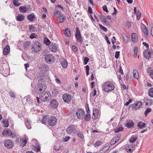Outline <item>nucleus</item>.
<instances>
[{
    "label": "nucleus",
    "instance_id": "nucleus-62",
    "mask_svg": "<svg viewBox=\"0 0 153 153\" xmlns=\"http://www.w3.org/2000/svg\"><path fill=\"white\" fill-rule=\"evenodd\" d=\"M103 22H104L105 24L106 25L108 26H110V23L106 20V19Z\"/></svg>",
    "mask_w": 153,
    "mask_h": 153
},
{
    "label": "nucleus",
    "instance_id": "nucleus-28",
    "mask_svg": "<svg viewBox=\"0 0 153 153\" xmlns=\"http://www.w3.org/2000/svg\"><path fill=\"white\" fill-rule=\"evenodd\" d=\"M103 86H114V85L113 82L108 81L105 82Z\"/></svg>",
    "mask_w": 153,
    "mask_h": 153
},
{
    "label": "nucleus",
    "instance_id": "nucleus-64",
    "mask_svg": "<svg viewBox=\"0 0 153 153\" xmlns=\"http://www.w3.org/2000/svg\"><path fill=\"white\" fill-rule=\"evenodd\" d=\"M143 45L144 46H146L147 49H148V50H149V44L144 42H143Z\"/></svg>",
    "mask_w": 153,
    "mask_h": 153
},
{
    "label": "nucleus",
    "instance_id": "nucleus-46",
    "mask_svg": "<svg viewBox=\"0 0 153 153\" xmlns=\"http://www.w3.org/2000/svg\"><path fill=\"white\" fill-rule=\"evenodd\" d=\"M152 111V109L151 108H147L144 112V114L145 116H146L147 114Z\"/></svg>",
    "mask_w": 153,
    "mask_h": 153
},
{
    "label": "nucleus",
    "instance_id": "nucleus-16",
    "mask_svg": "<svg viewBox=\"0 0 153 153\" xmlns=\"http://www.w3.org/2000/svg\"><path fill=\"white\" fill-rule=\"evenodd\" d=\"M49 49L52 52H55L57 50V48L55 44H52L49 47Z\"/></svg>",
    "mask_w": 153,
    "mask_h": 153
},
{
    "label": "nucleus",
    "instance_id": "nucleus-5",
    "mask_svg": "<svg viewBox=\"0 0 153 153\" xmlns=\"http://www.w3.org/2000/svg\"><path fill=\"white\" fill-rule=\"evenodd\" d=\"M57 119L54 116L48 118V124L51 126H54L56 124Z\"/></svg>",
    "mask_w": 153,
    "mask_h": 153
},
{
    "label": "nucleus",
    "instance_id": "nucleus-57",
    "mask_svg": "<svg viewBox=\"0 0 153 153\" xmlns=\"http://www.w3.org/2000/svg\"><path fill=\"white\" fill-rule=\"evenodd\" d=\"M61 11H59V10H58V11H56V12H55L54 14V15L55 16H56L58 15V16H59L61 15Z\"/></svg>",
    "mask_w": 153,
    "mask_h": 153
},
{
    "label": "nucleus",
    "instance_id": "nucleus-14",
    "mask_svg": "<svg viewBox=\"0 0 153 153\" xmlns=\"http://www.w3.org/2000/svg\"><path fill=\"white\" fill-rule=\"evenodd\" d=\"M10 46L8 45H6L4 48L3 50V53L4 55H7L10 52Z\"/></svg>",
    "mask_w": 153,
    "mask_h": 153
},
{
    "label": "nucleus",
    "instance_id": "nucleus-32",
    "mask_svg": "<svg viewBox=\"0 0 153 153\" xmlns=\"http://www.w3.org/2000/svg\"><path fill=\"white\" fill-rule=\"evenodd\" d=\"M20 11L22 13H25L27 11L26 7H25L21 6L19 7Z\"/></svg>",
    "mask_w": 153,
    "mask_h": 153
},
{
    "label": "nucleus",
    "instance_id": "nucleus-39",
    "mask_svg": "<svg viewBox=\"0 0 153 153\" xmlns=\"http://www.w3.org/2000/svg\"><path fill=\"white\" fill-rule=\"evenodd\" d=\"M84 119L86 121H90L91 119L90 114L89 113L87 114L84 117Z\"/></svg>",
    "mask_w": 153,
    "mask_h": 153
},
{
    "label": "nucleus",
    "instance_id": "nucleus-6",
    "mask_svg": "<svg viewBox=\"0 0 153 153\" xmlns=\"http://www.w3.org/2000/svg\"><path fill=\"white\" fill-rule=\"evenodd\" d=\"M4 145L8 149L12 148L13 146V141L10 140H6L4 142Z\"/></svg>",
    "mask_w": 153,
    "mask_h": 153
},
{
    "label": "nucleus",
    "instance_id": "nucleus-35",
    "mask_svg": "<svg viewBox=\"0 0 153 153\" xmlns=\"http://www.w3.org/2000/svg\"><path fill=\"white\" fill-rule=\"evenodd\" d=\"M137 139V137L133 136H132L129 140V141L131 143H134Z\"/></svg>",
    "mask_w": 153,
    "mask_h": 153
},
{
    "label": "nucleus",
    "instance_id": "nucleus-60",
    "mask_svg": "<svg viewBox=\"0 0 153 153\" xmlns=\"http://www.w3.org/2000/svg\"><path fill=\"white\" fill-rule=\"evenodd\" d=\"M3 123L4 125V127H8L9 126V123L7 121H4Z\"/></svg>",
    "mask_w": 153,
    "mask_h": 153
},
{
    "label": "nucleus",
    "instance_id": "nucleus-59",
    "mask_svg": "<svg viewBox=\"0 0 153 153\" xmlns=\"http://www.w3.org/2000/svg\"><path fill=\"white\" fill-rule=\"evenodd\" d=\"M53 149L54 151H55L56 152L57 151H59L60 149V146H53Z\"/></svg>",
    "mask_w": 153,
    "mask_h": 153
},
{
    "label": "nucleus",
    "instance_id": "nucleus-21",
    "mask_svg": "<svg viewBox=\"0 0 153 153\" xmlns=\"http://www.w3.org/2000/svg\"><path fill=\"white\" fill-rule=\"evenodd\" d=\"M114 88V87H104V88H102L106 92H108L109 91H111L113 90Z\"/></svg>",
    "mask_w": 153,
    "mask_h": 153
},
{
    "label": "nucleus",
    "instance_id": "nucleus-12",
    "mask_svg": "<svg viewBox=\"0 0 153 153\" xmlns=\"http://www.w3.org/2000/svg\"><path fill=\"white\" fill-rule=\"evenodd\" d=\"M58 105V104L55 100H52L50 101L49 107L53 109L56 108Z\"/></svg>",
    "mask_w": 153,
    "mask_h": 153
},
{
    "label": "nucleus",
    "instance_id": "nucleus-54",
    "mask_svg": "<svg viewBox=\"0 0 153 153\" xmlns=\"http://www.w3.org/2000/svg\"><path fill=\"white\" fill-rule=\"evenodd\" d=\"M97 91L95 88L92 91H91V94H92L93 96L94 97L96 94Z\"/></svg>",
    "mask_w": 153,
    "mask_h": 153
},
{
    "label": "nucleus",
    "instance_id": "nucleus-2",
    "mask_svg": "<svg viewBox=\"0 0 153 153\" xmlns=\"http://www.w3.org/2000/svg\"><path fill=\"white\" fill-rule=\"evenodd\" d=\"M77 41L80 43H82L83 42V39L81 35L80 31L79 28L76 27V33L75 35Z\"/></svg>",
    "mask_w": 153,
    "mask_h": 153
},
{
    "label": "nucleus",
    "instance_id": "nucleus-17",
    "mask_svg": "<svg viewBox=\"0 0 153 153\" xmlns=\"http://www.w3.org/2000/svg\"><path fill=\"white\" fill-rule=\"evenodd\" d=\"M132 41L134 42H137L138 40V36L135 33H132V35H131Z\"/></svg>",
    "mask_w": 153,
    "mask_h": 153
},
{
    "label": "nucleus",
    "instance_id": "nucleus-37",
    "mask_svg": "<svg viewBox=\"0 0 153 153\" xmlns=\"http://www.w3.org/2000/svg\"><path fill=\"white\" fill-rule=\"evenodd\" d=\"M123 128L122 127H120L117 128H116L114 129V132L116 133H117L119 132L122 131L123 130Z\"/></svg>",
    "mask_w": 153,
    "mask_h": 153
},
{
    "label": "nucleus",
    "instance_id": "nucleus-10",
    "mask_svg": "<svg viewBox=\"0 0 153 153\" xmlns=\"http://www.w3.org/2000/svg\"><path fill=\"white\" fill-rule=\"evenodd\" d=\"M143 53L144 57L146 59H149L151 57L152 54L150 50L145 49Z\"/></svg>",
    "mask_w": 153,
    "mask_h": 153
},
{
    "label": "nucleus",
    "instance_id": "nucleus-9",
    "mask_svg": "<svg viewBox=\"0 0 153 153\" xmlns=\"http://www.w3.org/2000/svg\"><path fill=\"white\" fill-rule=\"evenodd\" d=\"M142 105V103L141 102H137L136 103L129 105V107H132L135 110H137L140 108Z\"/></svg>",
    "mask_w": 153,
    "mask_h": 153
},
{
    "label": "nucleus",
    "instance_id": "nucleus-3",
    "mask_svg": "<svg viewBox=\"0 0 153 153\" xmlns=\"http://www.w3.org/2000/svg\"><path fill=\"white\" fill-rule=\"evenodd\" d=\"M66 131L69 134H75L76 131V127L74 125H70L67 128Z\"/></svg>",
    "mask_w": 153,
    "mask_h": 153
},
{
    "label": "nucleus",
    "instance_id": "nucleus-23",
    "mask_svg": "<svg viewBox=\"0 0 153 153\" xmlns=\"http://www.w3.org/2000/svg\"><path fill=\"white\" fill-rule=\"evenodd\" d=\"M61 65L64 68H66L68 67V62L66 59H63L61 62Z\"/></svg>",
    "mask_w": 153,
    "mask_h": 153
},
{
    "label": "nucleus",
    "instance_id": "nucleus-26",
    "mask_svg": "<svg viewBox=\"0 0 153 153\" xmlns=\"http://www.w3.org/2000/svg\"><path fill=\"white\" fill-rule=\"evenodd\" d=\"M147 72L149 74L151 77L153 79V70L150 67L148 68Z\"/></svg>",
    "mask_w": 153,
    "mask_h": 153
},
{
    "label": "nucleus",
    "instance_id": "nucleus-19",
    "mask_svg": "<svg viewBox=\"0 0 153 153\" xmlns=\"http://www.w3.org/2000/svg\"><path fill=\"white\" fill-rule=\"evenodd\" d=\"M49 116L48 115H45L43 116L42 122V123H45L48 121Z\"/></svg>",
    "mask_w": 153,
    "mask_h": 153
},
{
    "label": "nucleus",
    "instance_id": "nucleus-20",
    "mask_svg": "<svg viewBox=\"0 0 153 153\" xmlns=\"http://www.w3.org/2000/svg\"><path fill=\"white\" fill-rule=\"evenodd\" d=\"M25 19V16L23 14H18L16 18L18 21H22Z\"/></svg>",
    "mask_w": 153,
    "mask_h": 153
},
{
    "label": "nucleus",
    "instance_id": "nucleus-47",
    "mask_svg": "<svg viewBox=\"0 0 153 153\" xmlns=\"http://www.w3.org/2000/svg\"><path fill=\"white\" fill-rule=\"evenodd\" d=\"M141 12L139 11V10H137V12L136 13L137 18V20L140 19L141 17Z\"/></svg>",
    "mask_w": 153,
    "mask_h": 153
},
{
    "label": "nucleus",
    "instance_id": "nucleus-38",
    "mask_svg": "<svg viewBox=\"0 0 153 153\" xmlns=\"http://www.w3.org/2000/svg\"><path fill=\"white\" fill-rule=\"evenodd\" d=\"M29 29L30 32H35L36 31V28L32 25H30Z\"/></svg>",
    "mask_w": 153,
    "mask_h": 153
},
{
    "label": "nucleus",
    "instance_id": "nucleus-7",
    "mask_svg": "<svg viewBox=\"0 0 153 153\" xmlns=\"http://www.w3.org/2000/svg\"><path fill=\"white\" fill-rule=\"evenodd\" d=\"M46 62L48 63H51L53 62V56L51 54H47L45 56Z\"/></svg>",
    "mask_w": 153,
    "mask_h": 153
},
{
    "label": "nucleus",
    "instance_id": "nucleus-29",
    "mask_svg": "<svg viewBox=\"0 0 153 153\" xmlns=\"http://www.w3.org/2000/svg\"><path fill=\"white\" fill-rule=\"evenodd\" d=\"M75 134H76L78 137L81 138H83L84 137L83 133L79 130H78L77 131H76Z\"/></svg>",
    "mask_w": 153,
    "mask_h": 153
},
{
    "label": "nucleus",
    "instance_id": "nucleus-33",
    "mask_svg": "<svg viewBox=\"0 0 153 153\" xmlns=\"http://www.w3.org/2000/svg\"><path fill=\"white\" fill-rule=\"evenodd\" d=\"M122 36L124 42L127 43L128 40V36L124 33L122 34Z\"/></svg>",
    "mask_w": 153,
    "mask_h": 153
},
{
    "label": "nucleus",
    "instance_id": "nucleus-11",
    "mask_svg": "<svg viewBox=\"0 0 153 153\" xmlns=\"http://www.w3.org/2000/svg\"><path fill=\"white\" fill-rule=\"evenodd\" d=\"M36 89V91L39 94H42V95L44 94L46 88L45 87H37Z\"/></svg>",
    "mask_w": 153,
    "mask_h": 153
},
{
    "label": "nucleus",
    "instance_id": "nucleus-18",
    "mask_svg": "<svg viewBox=\"0 0 153 153\" xmlns=\"http://www.w3.org/2000/svg\"><path fill=\"white\" fill-rule=\"evenodd\" d=\"M57 18L58 22L59 23L63 22L65 19V17L63 15L58 16V17H57Z\"/></svg>",
    "mask_w": 153,
    "mask_h": 153
},
{
    "label": "nucleus",
    "instance_id": "nucleus-52",
    "mask_svg": "<svg viewBox=\"0 0 153 153\" xmlns=\"http://www.w3.org/2000/svg\"><path fill=\"white\" fill-rule=\"evenodd\" d=\"M99 26L101 29H102L104 31L106 32L107 31V29L106 28L104 27L103 26L101 25L100 24H99Z\"/></svg>",
    "mask_w": 153,
    "mask_h": 153
},
{
    "label": "nucleus",
    "instance_id": "nucleus-24",
    "mask_svg": "<svg viewBox=\"0 0 153 153\" xmlns=\"http://www.w3.org/2000/svg\"><path fill=\"white\" fill-rule=\"evenodd\" d=\"M146 126V124L142 122H139L137 123L138 127L140 129L145 128Z\"/></svg>",
    "mask_w": 153,
    "mask_h": 153
},
{
    "label": "nucleus",
    "instance_id": "nucleus-63",
    "mask_svg": "<svg viewBox=\"0 0 153 153\" xmlns=\"http://www.w3.org/2000/svg\"><path fill=\"white\" fill-rule=\"evenodd\" d=\"M102 9L103 10L106 12H108V10L106 5H105L102 7Z\"/></svg>",
    "mask_w": 153,
    "mask_h": 153
},
{
    "label": "nucleus",
    "instance_id": "nucleus-27",
    "mask_svg": "<svg viewBox=\"0 0 153 153\" xmlns=\"http://www.w3.org/2000/svg\"><path fill=\"white\" fill-rule=\"evenodd\" d=\"M34 17V15L32 14H29L27 16V19L30 22H33V19Z\"/></svg>",
    "mask_w": 153,
    "mask_h": 153
},
{
    "label": "nucleus",
    "instance_id": "nucleus-13",
    "mask_svg": "<svg viewBox=\"0 0 153 153\" xmlns=\"http://www.w3.org/2000/svg\"><path fill=\"white\" fill-rule=\"evenodd\" d=\"M2 134L3 135H7L8 136H11L12 135L11 131L8 129L6 128L4 130Z\"/></svg>",
    "mask_w": 153,
    "mask_h": 153
},
{
    "label": "nucleus",
    "instance_id": "nucleus-25",
    "mask_svg": "<svg viewBox=\"0 0 153 153\" xmlns=\"http://www.w3.org/2000/svg\"><path fill=\"white\" fill-rule=\"evenodd\" d=\"M65 35L68 37H70L71 36V32L70 29L66 28L65 31Z\"/></svg>",
    "mask_w": 153,
    "mask_h": 153
},
{
    "label": "nucleus",
    "instance_id": "nucleus-36",
    "mask_svg": "<svg viewBox=\"0 0 153 153\" xmlns=\"http://www.w3.org/2000/svg\"><path fill=\"white\" fill-rule=\"evenodd\" d=\"M30 45V41H27L25 42L23 45V46L24 47V49H27L28 47Z\"/></svg>",
    "mask_w": 153,
    "mask_h": 153
},
{
    "label": "nucleus",
    "instance_id": "nucleus-15",
    "mask_svg": "<svg viewBox=\"0 0 153 153\" xmlns=\"http://www.w3.org/2000/svg\"><path fill=\"white\" fill-rule=\"evenodd\" d=\"M125 126L128 128H131L134 126V123L131 120H128L126 123Z\"/></svg>",
    "mask_w": 153,
    "mask_h": 153
},
{
    "label": "nucleus",
    "instance_id": "nucleus-55",
    "mask_svg": "<svg viewBox=\"0 0 153 153\" xmlns=\"http://www.w3.org/2000/svg\"><path fill=\"white\" fill-rule=\"evenodd\" d=\"M9 94L11 97H13V99H15V94L12 91H10L9 92Z\"/></svg>",
    "mask_w": 153,
    "mask_h": 153
},
{
    "label": "nucleus",
    "instance_id": "nucleus-1",
    "mask_svg": "<svg viewBox=\"0 0 153 153\" xmlns=\"http://www.w3.org/2000/svg\"><path fill=\"white\" fill-rule=\"evenodd\" d=\"M51 98V93L49 92H45L44 94L40 96V100L42 102H45L50 100Z\"/></svg>",
    "mask_w": 153,
    "mask_h": 153
},
{
    "label": "nucleus",
    "instance_id": "nucleus-40",
    "mask_svg": "<svg viewBox=\"0 0 153 153\" xmlns=\"http://www.w3.org/2000/svg\"><path fill=\"white\" fill-rule=\"evenodd\" d=\"M40 46H42V45L40 42L38 41H36L34 42L32 47H36Z\"/></svg>",
    "mask_w": 153,
    "mask_h": 153
},
{
    "label": "nucleus",
    "instance_id": "nucleus-58",
    "mask_svg": "<svg viewBox=\"0 0 153 153\" xmlns=\"http://www.w3.org/2000/svg\"><path fill=\"white\" fill-rule=\"evenodd\" d=\"M99 16L100 19L102 21L106 19L104 15H99Z\"/></svg>",
    "mask_w": 153,
    "mask_h": 153
},
{
    "label": "nucleus",
    "instance_id": "nucleus-8",
    "mask_svg": "<svg viewBox=\"0 0 153 153\" xmlns=\"http://www.w3.org/2000/svg\"><path fill=\"white\" fill-rule=\"evenodd\" d=\"M71 95L68 93L62 95V99L65 102H69L71 99Z\"/></svg>",
    "mask_w": 153,
    "mask_h": 153
},
{
    "label": "nucleus",
    "instance_id": "nucleus-41",
    "mask_svg": "<svg viewBox=\"0 0 153 153\" xmlns=\"http://www.w3.org/2000/svg\"><path fill=\"white\" fill-rule=\"evenodd\" d=\"M133 74L134 78L137 79L138 77V74L137 71L136 70L133 71Z\"/></svg>",
    "mask_w": 153,
    "mask_h": 153
},
{
    "label": "nucleus",
    "instance_id": "nucleus-53",
    "mask_svg": "<svg viewBox=\"0 0 153 153\" xmlns=\"http://www.w3.org/2000/svg\"><path fill=\"white\" fill-rule=\"evenodd\" d=\"M89 59L87 57H85L84 59V64L85 65L87 64V63L89 61Z\"/></svg>",
    "mask_w": 153,
    "mask_h": 153
},
{
    "label": "nucleus",
    "instance_id": "nucleus-34",
    "mask_svg": "<svg viewBox=\"0 0 153 153\" xmlns=\"http://www.w3.org/2000/svg\"><path fill=\"white\" fill-rule=\"evenodd\" d=\"M44 42L46 45H49L50 44L51 42L50 40L47 38H44Z\"/></svg>",
    "mask_w": 153,
    "mask_h": 153
},
{
    "label": "nucleus",
    "instance_id": "nucleus-50",
    "mask_svg": "<svg viewBox=\"0 0 153 153\" xmlns=\"http://www.w3.org/2000/svg\"><path fill=\"white\" fill-rule=\"evenodd\" d=\"M38 36L35 33H31L30 36V38L31 39H33L34 38H36Z\"/></svg>",
    "mask_w": 153,
    "mask_h": 153
},
{
    "label": "nucleus",
    "instance_id": "nucleus-49",
    "mask_svg": "<svg viewBox=\"0 0 153 153\" xmlns=\"http://www.w3.org/2000/svg\"><path fill=\"white\" fill-rule=\"evenodd\" d=\"M144 28L143 30V32H144V34H146V35L147 36L148 34V30L147 28L144 25Z\"/></svg>",
    "mask_w": 153,
    "mask_h": 153
},
{
    "label": "nucleus",
    "instance_id": "nucleus-22",
    "mask_svg": "<svg viewBox=\"0 0 153 153\" xmlns=\"http://www.w3.org/2000/svg\"><path fill=\"white\" fill-rule=\"evenodd\" d=\"M42 46H40L36 47H32V49L33 51L34 52H38L40 51L41 48Z\"/></svg>",
    "mask_w": 153,
    "mask_h": 153
},
{
    "label": "nucleus",
    "instance_id": "nucleus-45",
    "mask_svg": "<svg viewBox=\"0 0 153 153\" xmlns=\"http://www.w3.org/2000/svg\"><path fill=\"white\" fill-rule=\"evenodd\" d=\"M134 57L136 58L137 56V52L138 51L137 48L136 47H135L134 49Z\"/></svg>",
    "mask_w": 153,
    "mask_h": 153
},
{
    "label": "nucleus",
    "instance_id": "nucleus-61",
    "mask_svg": "<svg viewBox=\"0 0 153 153\" xmlns=\"http://www.w3.org/2000/svg\"><path fill=\"white\" fill-rule=\"evenodd\" d=\"M120 51H116L115 52V57L117 59H118L120 55Z\"/></svg>",
    "mask_w": 153,
    "mask_h": 153
},
{
    "label": "nucleus",
    "instance_id": "nucleus-56",
    "mask_svg": "<svg viewBox=\"0 0 153 153\" xmlns=\"http://www.w3.org/2000/svg\"><path fill=\"white\" fill-rule=\"evenodd\" d=\"M72 49L74 52H76L78 50L77 47L75 45H73L72 46Z\"/></svg>",
    "mask_w": 153,
    "mask_h": 153
},
{
    "label": "nucleus",
    "instance_id": "nucleus-51",
    "mask_svg": "<svg viewBox=\"0 0 153 153\" xmlns=\"http://www.w3.org/2000/svg\"><path fill=\"white\" fill-rule=\"evenodd\" d=\"M102 142L101 141H97L95 143L94 146L95 147H98L102 144Z\"/></svg>",
    "mask_w": 153,
    "mask_h": 153
},
{
    "label": "nucleus",
    "instance_id": "nucleus-48",
    "mask_svg": "<svg viewBox=\"0 0 153 153\" xmlns=\"http://www.w3.org/2000/svg\"><path fill=\"white\" fill-rule=\"evenodd\" d=\"M148 94H149V96L150 97H151L152 96H153V88H151L149 90Z\"/></svg>",
    "mask_w": 153,
    "mask_h": 153
},
{
    "label": "nucleus",
    "instance_id": "nucleus-44",
    "mask_svg": "<svg viewBox=\"0 0 153 153\" xmlns=\"http://www.w3.org/2000/svg\"><path fill=\"white\" fill-rule=\"evenodd\" d=\"M21 143H22V145L23 146H25L27 143V140L26 138H25V139H23L22 140H21Z\"/></svg>",
    "mask_w": 153,
    "mask_h": 153
},
{
    "label": "nucleus",
    "instance_id": "nucleus-30",
    "mask_svg": "<svg viewBox=\"0 0 153 153\" xmlns=\"http://www.w3.org/2000/svg\"><path fill=\"white\" fill-rule=\"evenodd\" d=\"M45 85V82L43 81V79H40L38 82V86H42Z\"/></svg>",
    "mask_w": 153,
    "mask_h": 153
},
{
    "label": "nucleus",
    "instance_id": "nucleus-4",
    "mask_svg": "<svg viewBox=\"0 0 153 153\" xmlns=\"http://www.w3.org/2000/svg\"><path fill=\"white\" fill-rule=\"evenodd\" d=\"M85 111L83 110L79 109L76 113V116L78 119L82 120L83 118V116L85 115Z\"/></svg>",
    "mask_w": 153,
    "mask_h": 153
},
{
    "label": "nucleus",
    "instance_id": "nucleus-42",
    "mask_svg": "<svg viewBox=\"0 0 153 153\" xmlns=\"http://www.w3.org/2000/svg\"><path fill=\"white\" fill-rule=\"evenodd\" d=\"M19 0H13V4L15 6L18 7L19 6L21 5L20 3H18Z\"/></svg>",
    "mask_w": 153,
    "mask_h": 153
},
{
    "label": "nucleus",
    "instance_id": "nucleus-31",
    "mask_svg": "<svg viewBox=\"0 0 153 153\" xmlns=\"http://www.w3.org/2000/svg\"><path fill=\"white\" fill-rule=\"evenodd\" d=\"M109 146H106L100 151V152L101 153H104L105 152H106L109 149Z\"/></svg>",
    "mask_w": 153,
    "mask_h": 153
},
{
    "label": "nucleus",
    "instance_id": "nucleus-43",
    "mask_svg": "<svg viewBox=\"0 0 153 153\" xmlns=\"http://www.w3.org/2000/svg\"><path fill=\"white\" fill-rule=\"evenodd\" d=\"M25 124L26 127L28 129H29L31 128V126L29 120H27L25 122Z\"/></svg>",
    "mask_w": 153,
    "mask_h": 153
}]
</instances>
